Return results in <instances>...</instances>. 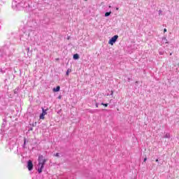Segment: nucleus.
<instances>
[{
    "instance_id": "1",
    "label": "nucleus",
    "mask_w": 179,
    "mask_h": 179,
    "mask_svg": "<svg viewBox=\"0 0 179 179\" xmlns=\"http://www.w3.org/2000/svg\"><path fill=\"white\" fill-rule=\"evenodd\" d=\"M38 172L39 173L43 172V169H44V164H45V159L43 157V155H40L38 157Z\"/></svg>"
},
{
    "instance_id": "2",
    "label": "nucleus",
    "mask_w": 179,
    "mask_h": 179,
    "mask_svg": "<svg viewBox=\"0 0 179 179\" xmlns=\"http://www.w3.org/2000/svg\"><path fill=\"white\" fill-rule=\"evenodd\" d=\"M13 5H14L16 8H24L25 3L24 1L22 0H15L13 2Z\"/></svg>"
},
{
    "instance_id": "3",
    "label": "nucleus",
    "mask_w": 179,
    "mask_h": 179,
    "mask_svg": "<svg viewBox=\"0 0 179 179\" xmlns=\"http://www.w3.org/2000/svg\"><path fill=\"white\" fill-rule=\"evenodd\" d=\"M16 142H17V140L15 138H10L8 141L9 149H10V150H12V149H13V148L16 146Z\"/></svg>"
},
{
    "instance_id": "4",
    "label": "nucleus",
    "mask_w": 179,
    "mask_h": 179,
    "mask_svg": "<svg viewBox=\"0 0 179 179\" xmlns=\"http://www.w3.org/2000/svg\"><path fill=\"white\" fill-rule=\"evenodd\" d=\"M117 40H118V35H115L109 40L108 44H110V45H114L115 43L117 42Z\"/></svg>"
},
{
    "instance_id": "5",
    "label": "nucleus",
    "mask_w": 179,
    "mask_h": 179,
    "mask_svg": "<svg viewBox=\"0 0 179 179\" xmlns=\"http://www.w3.org/2000/svg\"><path fill=\"white\" fill-rule=\"evenodd\" d=\"M27 168L29 171H31V170H33V162H31V160L28 161Z\"/></svg>"
},
{
    "instance_id": "6",
    "label": "nucleus",
    "mask_w": 179,
    "mask_h": 179,
    "mask_svg": "<svg viewBox=\"0 0 179 179\" xmlns=\"http://www.w3.org/2000/svg\"><path fill=\"white\" fill-rule=\"evenodd\" d=\"M42 111V113L39 116L40 120H44V115H47V110H44V108H43Z\"/></svg>"
},
{
    "instance_id": "7",
    "label": "nucleus",
    "mask_w": 179,
    "mask_h": 179,
    "mask_svg": "<svg viewBox=\"0 0 179 179\" xmlns=\"http://www.w3.org/2000/svg\"><path fill=\"white\" fill-rule=\"evenodd\" d=\"M5 125H6V121L5 120H3L2 126H1V129L0 130L1 132H3L5 131Z\"/></svg>"
},
{
    "instance_id": "8",
    "label": "nucleus",
    "mask_w": 179,
    "mask_h": 179,
    "mask_svg": "<svg viewBox=\"0 0 179 179\" xmlns=\"http://www.w3.org/2000/svg\"><path fill=\"white\" fill-rule=\"evenodd\" d=\"M162 43L164 44H169V41L166 38H162Z\"/></svg>"
},
{
    "instance_id": "9",
    "label": "nucleus",
    "mask_w": 179,
    "mask_h": 179,
    "mask_svg": "<svg viewBox=\"0 0 179 179\" xmlns=\"http://www.w3.org/2000/svg\"><path fill=\"white\" fill-rule=\"evenodd\" d=\"M61 87L57 86V88H53V92H59Z\"/></svg>"
},
{
    "instance_id": "10",
    "label": "nucleus",
    "mask_w": 179,
    "mask_h": 179,
    "mask_svg": "<svg viewBox=\"0 0 179 179\" xmlns=\"http://www.w3.org/2000/svg\"><path fill=\"white\" fill-rule=\"evenodd\" d=\"M170 133H166L164 136V138H170Z\"/></svg>"
},
{
    "instance_id": "11",
    "label": "nucleus",
    "mask_w": 179,
    "mask_h": 179,
    "mask_svg": "<svg viewBox=\"0 0 179 179\" xmlns=\"http://www.w3.org/2000/svg\"><path fill=\"white\" fill-rule=\"evenodd\" d=\"M73 59H79V55L78 54L73 55Z\"/></svg>"
},
{
    "instance_id": "12",
    "label": "nucleus",
    "mask_w": 179,
    "mask_h": 179,
    "mask_svg": "<svg viewBox=\"0 0 179 179\" xmlns=\"http://www.w3.org/2000/svg\"><path fill=\"white\" fill-rule=\"evenodd\" d=\"M110 15H111V11L106 13L105 17H107L110 16Z\"/></svg>"
},
{
    "instance_id": "13",
    "label": "nucleus",
    "mask_w": 179,
    "mask_h": 179,
    "mask_svg": "<svg viewBox=\"0 0 179 179\" xmlns=\"http://www.w3.org/2000/svg\"><path fill=\"white\" fill-rule=\"evenodd\" d=\"M24 37H25V38H29V35L24 34V35H22V36L21 37V38H24Z\"/></svg>"
},
{
    "instance_id": "14",
    "label": "nucleus",
    "mask_w": 179,
    "mask_h": 179,
    "mask_svg": "<svg viewBox=\"0 0 179 179\" xmlns=\"http://www.w3.org/2000/svg\"><path fill=\"white\" fill-rule=\"evenodd\" d=\"M101 106H104V107H108V103H101Z\"/></svg>"
},
{
    "instance_id": "15",
    "label": "nucleus",
    "mask_w": 179,
    "mask_h": 179,
    "mask_svg": "<svg viewBox=\"0 0 179 179\" xmlns=\"http://www.w3.org/2000/svg\"><path fill=\"white\" fill-rule=\"evenodd\" d=\"M159 55H163V54H164V52L159 50Z\"/></svg>"
},
{
    "instance_id": "16",
    "label": "nucleus",
    "mask_w": 179,
    "mask_h": 179,
    "mask_svg": "<svg viewBox=\"0 0 179 179\" xmlns=\"http://www.w3.org/2000/svg\"><path fill=\"white\" fill-rule=\"evenodd\" d=\"M55 156H56V157H59V153L57 152V153L55 154Z\"/></svg>"
},
{
    "instance_id": "17",
    "label": "nucleus",
    "mask_w": 179,
    "mask_h": 179,
    "mask_svg": "<svg viewBox=\"0 0 179 179\" xmlns=\"http://www.w3.org/2000/svg\"><path fill=\"white\" fill-rule=\"evenodd\" d=\"M66 75H67V76H68V75H69V69L67 70V71L66 72Z\"/></svg>"
},
{
    "instance_id": "18",
    "label": "nucleus",
    "mask_w": 179,
    "mask_h": 179,
    "mask_svg": "<svg viewBox=\"0 0 179 179\" xmlns=\"http://www.w3.org/2000/svg\"><path fill=\"white\" fill-rule=\"evenodd\" d=\"M166 32H167V29H164V33H166Z\"/></svg>"
},
{
    "instance_id": "19",
    "label": "nucleus",
    "mask_w": 179,
    "mask_h": 179,
    "mask_svg": "<svg viewBox=\"0 0 179 179\" xmlns=\"http://www.w3.org/2000/svg\"><path fill=\"white\" fill-rule=\"evenodd\" d=\"M96 108H99V103H96Z\"/></svg>"
},
{
    "instance_id": "20",
    "label": "nucleus",
    "mask_w": 179,
    "mask_h": 179,
    "mask_svg": "<svg viewBox=\"0 0 179 179\" xmlns=\"http://www.w3.org/2000/svg\"><path fill=\"white\" fill-rule=\"evenodd\" d=\"M24 145H26V138H24Z\"/></svg>"
},
{
    "instance_id": "21",
    "label": "nucleus",
    "mask_w": 179,
    "mask_h": 179,
    "mask_svg": "<svg viewBox=\"0 0 179 179\" xmlns=\"http://www.w3.org/2000/svg\"><path fill=\"white\" fill-rule=\"evenodd\" d=\"M27 50L28 51H30V48H27Z\"/></svg>"
},
{
    "instance_id": "22",
    "label": "nucleus",
    "mask_w": 179,
    "mask_h": 179,
    "mask_svg": "<svg viewBox=\"0 0 179 179\" xmlns=\"http://www.w3.org/2000/svg\"><path fill=\"white\" fill-rule=\"evenodd\" d=\"M155 162H157V163H159V159H157L155 160Z\"/></svg>"
},
{
    "instance_id": "23",
    "label": "nucleus",
    "mask_w": 179,
    "mask_h": 179,
    "mask_svg": "<svg viewBox=\"0 0 179 179\" xmlns=\"http://www.w3.org/2000/svg\"><path fill=\"white\" fill-rule=\"evenodd\" d=\"M159 13H162V10H159Z\"/></svg>"
},
{
    "instance_id": "24",
    "label": "nucleus",
    "mask_w": 179,
    "mask_h": 179,
    "mask_svg": "<svg viewBox=\"0 0 179 179\" xmlns=\"http://www.w3.org/2000/svg\"><path fill=\"white\" fill-rule=\"evenodd\" d=\"M23 148H24H24H26V145L24 144L23 145Z\"/></svg>"
},
{
    "instance_id": "25",
    "label": "nucleus",
    "mask_w": 179,
    "mask_h": 179,
    "mask_svg": "<svg viewBox=\"0 0 179 179\" xmlns=\"http://www.w3.org/2000/svg\"><path fill=\"white\" fill-rule=\"evenodd\" d=\"M146 160H147V158H145V159H144V162H146Z\"/></svg>"
},
{
    "instance_id": "26",
    "label": "nucleus",
    "mask_w": 179,
    "mask_h": 179,
    "mask_svg": "<svg viewBox=\"0 0 179 179\" xmlns=\"http://www.w3.org/2000/svg\"><path fill=\"white\" fill-rule=\"evenodd\" d=\"M116 10H118V8H116Z\"/></svg>"
},
{
    "instance_id": "27",
    "label": "nucleus",
    "mask_w": 179,
    "mask_h": 179,
    "mask_svg": "<svg viewBox=\"0 0 179 179\" xmlns=\"http://www.w3.org/2000/svg\"><path fill=\"white\" fill-rule=\"evenodd\" d=\"M91 113H94V111H91Z\"/></svg>"
},
{
    "instance_id": "28",
    "label": "nucleus",
    "mask_w": 179,
    "mask_h": 179,
    "mask_svg": "<svg viewBox=\"0 0 179 179\" xmlns=\"http://www.w3.org/2000/svg\"><path fill=\"white\" fill-rule=\"evenodd\" d=\"M170 55H171V53L170 54Z\"/></svg>"
},
{
    "instance_id": "29",
    "label": "nucleus",
    "mask_w": 179,
    "mask_h": 179,
    "mask_svg": "<svg viewBox=\"0 0 179 179\" xmlns=\"http://www.w3.org/2000/svg\"><path fill=\"white\" fill-rule=\"evenodd\" d=\"M85 1H87V0H85Z\"/></svg>"
}]
</instances>
